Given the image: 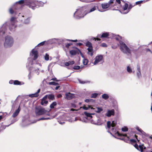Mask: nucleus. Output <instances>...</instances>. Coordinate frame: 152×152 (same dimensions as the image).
I'll use <instances>...</instances> for the list:
<instances>
[{
    "label": "nucleus",
    "mask_w": 152,
    "mask_h": 152,
    "mask_svg": "<svg viewBox=\"0 0 152 152\" xmlns=\"http://www.w3.org/2000/svg\"><path fill=\"white\" fill-rule=\"evenodd\" d=\"M17 3L20 4H24L30 8L34 9L35 7L39 6V2L36 0H20Z\"/></svg>",
    "instance_id": "obj_1"
},
{
    "label": "nucleus",
    "mask_w": 152,
    "mask_h": 152,
    "mask_svg": "<svg viewBox=\"0 0 152 152\" xmlns=\"http://www.w3.org/2000/svg\"><path fill=\"white\" fill-rule=\"evenodd\" d=\"M119 43L120 50L123 53L126 54L127 53L129 54H131V50L124 42L122 41H120Z\"/></svg>",
    "instance_id": "obj_2"
},
{
    "label": "nucleus",
    "mask_w": 152,
    "mask_h": 152,
    "mask_svg": "<svg viewBox=\"0 0 152 152\" xmlns=\"http://www.w3.org/2000/svg\"><path fill=\"white\" fill-rule=\"evenodd\" d=\"M136 5L135 4L132 5V4H129V6L127 3H125L124 5L122 7V13L124 14H126L128 13L131 9Z\"/></svg>",
    "instance_id": "obj_3"
},
{
    "label": "nucleus",
    "mask_w": 152,
    "mask_h": 152,
    "mask_svg": "<svg viewBox=\"0 0 152 152\" xmlns=\"http://www.w3.org/2000/svg\"><path fill=\"white\" fill-rule=\"evenodd\" d=\"M13 43V39L9 36H7L5 38V42L4 46L6 48L11 47Z\"/></svg>",
    "instance_id": "obj_4"
},
{
    "label": "nucleus",
    "mask_w": 152,
    "mask_h": 152,
    "mask_svg": "<svg viewBox=\"0 0 152 152\" xmlns=\"http://www.w3.org/2000/svg\"><path fill=\"white\" fill-rule=\"evenodd\" d=\"M35 113L36 115H42L46 113V111L40 107H36L35 108Z\"/></svg>",
    "instance_id": "obj_5"
},
{
    "label": "nucleus",
    "mask_w": 152,
    "mask_h": 152,
    "mask_svg": "<svg viewBox=\"0 0 152 152\" xmlns=\"http://www.w3.org/2000/svg\"><path fill=\"white\" fill-rule=\"evenodd\" d=\"M115 1V0H110L108 3H102L101 4V7L103 9H106L110 7H114L115 5V3L113 4Z\"/></svg>",
    "instance_id": "obj_6"
},
{
    "label": "nucleus",
    "mask_w": 152,
    "mask_h": 152,
    "mask_svg": "<svg viewBox=\"0 0 152 152\" xmlns=\"http://www.w3.org/2000/svg\"><path fill=\"white\" fill-rule=\"evenodd\" d=\"M118 136H124L125 137L122 138H120L119 139L124 141L125 142L130 143V140L129 137H128L126 134H123L122 133H120L118 132L117 131L115 133Z\"/></svg>",
    "instance_id": "obj_7"
},
{
    "label": "nucleus",
    "mask_w": 152,
    "mask_h": 152,
    "mask_svg": "<svg viewBox=\"0 0 152 152\" xmlns=\"http://www.w3.org/2000/svg\"><path fill=\"white\" fill-rule=\"evenodd\" d=\"M73 48L74 49L69 51V53L72 56L78 55L79 54L81 55H83L80 50L78 48L76 47H73Z\"/></svg>",
    "instance_id": "obj_8"
},
{
    "label": "nucleus",
    "mask_w": 152,
    "mask_h": 152,
    "mask_svg": "<svg viewBox=\"0 0 152 152\" xmlns=\"http://www.w3.org/2000/svg\"><path fill=\"white\" fill-rule=\"evenodd\" d=\"M86 13L85 11L83 12V10L82 9H78L75 12V14L77 15L78 16L80 17H83L85 15Z\"/></svg>",
    "instance_id": "obj_9"
},
{
    "label": "nucleus",
    "mask_w": 152,
    "mask_h": 152,
    "mask_svg": "<svg viewBox=\"0 0 152 152\" xmlns=\"http://www.w3.org/2000/svg\"><path fill=\"white\" fill-rule=\"evenodd\" d=\"M115 115V110L114 109L111 110H108L105 115L108 117H110L111 116H114Z\"/></svg>",
    "instance_id": "obj_10"
},
{
    "label": "nucleus",
    "mask_w": 152,
    "mask_h": 152,
    "mask_svg": "<svg viewBox=\"0 0 152 152\" xmlns=\"http://www.w3.org/2000/svg\"><path fill=\"white\" fill-rule=\"evenodd\" d=\"M103 56L102 55L96 56L95 58V60L94 63V64L96 65L99 62L102 61L103 59Z\"/></svg>",
    "instance_id": "obj_11"
},
{
    "label": "nucleus",
    "mask_w": 152,
    "mask_h": 152,
    "mask_svg": "<svg viewBox=\"0 0 152 152\" xmlns=\"http://www.w3.org/2000/svg\"><path fill=\"white\" fill-rule=\"evenodd\" d=\"M66 98L68 100H71L75 97V94L70 92L66 93L65 94Z\"/></svg>",
    "instance_id": "obj_12"
},
{
    "label": "nucleus",
    "mask_w": 152,
    "mask_h": 152,
    "mask_svg": "<svg viewBox=\"0 0 152 152\" xmlns=\"http://www.w3.org/2000/svg\"><path fill=\"white\" fill-rule=\"evenodd\" d=\"M32 53L34 56L33 59L34 60H36L38 58V53L37 50H35L34 49L32 50Z\"/></svg>",
    "instance_id": "obj_13"
},
{
    "label": "nucleus",
    "mask_w": 152,
    "mask_h": 152,
    "mask_svg": "<svg viewBox=\"0 0 152 152\" xmlns=\"http://www.w3.org/2000/svg\"><path fill=\"white\" fill-rule=\"evenodd\" d=\"M109 36V33L106 32L103 33L101 35L100 34H98L97 37H99L101 38H107Z\"/></svg>",
    "instance_id": "obj_14"
},
{
    "label": "nucleus",
    "mask_w": 152,
    "mask_h": 152,
    "mask_svg": "<svg viewBox=\"0 0 152 152\" xmlns=\"http://www.w3.org/2000/svg\"><path fill=\"white\" fill-rule=\"evenodd\" d=\"M46 99H47V96H45L42 99L41 102V105H43L44 104H48V101L46 100Z\"/></svg>",
    "instance_id": "obj_15"
},
{
    "label": "nucleus",
    "mask_w": 152,
    "mask_h": 152,
    "mask_svg": "<svg viewBox=\"0 0 152 152\" xmlns=\"http://www.w3.org/2000/svg\"><path fill=\"white\" fill-rule=\"evenodd\" d=\"M20 106H19L18 108L16 110V111L13 113L12 116L13 117L15 118L16 117L20 111Z\"/></svg>",
    "instance_id": "obj_16"
},
{
    "label": "nucleus",
    "mask_w": 152,
    "mask_h": 152,
    "mask_svg": "<svg viewBox=\"0 0 152 152\" xmlns=\"http://www.w3.org/2000/svg\"><path fill=\"white\" fill-rule=\"evenodd\" d=\"M88 52H87V54L89 56H93L94 53V51L93 50V48H88L87 49Z\"/></svg>",
    "instance_id": "obj_17"
},
{
    "label": "nucleus",
    "mask_w": 152,
    "mask_h": 152,
    "mask_svg": "<svg viewBox=\"0 0 152 152\" xmlns=\"http://www.w3.org/2000/svg\"><path fill=\"white\" fill-rule=\"evenodd\" d=\"M96 9V7L95 6H94L92 8H91L89 10L86 11V13H85V15H86L88 13H89L90 12H92L94 11Z\"/></svg>",
    "instance_id": "obj_18"
},
{
    "label": "nucleus",
    "mask_w": 152,
    "mask_h": 152,
    "mask_svg": "<svg viewBox=\"0 0 152 152\" xmlns=\"http://www.w3.org/2000/svg\"><path fill=\"white\" fill-rule=\"evenodd\" d=\"M82 108L86 110H88L89 108H91V109L92 110H94L95 109L94 108L92 107L91 106L89 105H88V107H86L84 105L83 107H80L79 109L80 110Z\"/></svg>",
    "instance_id": "obj_19"
},
{
    "label": "nucleus",
    "mask_w": 152,
    "mask_h": 152,
    "mask_svg": "<svg viewBox=\"0 0 152 152\" xmlns=\"http://www.w3.org/2000/svg\"><path fill=\"white\" fill-rule=\"evenodd\" d=\"M45 96H47V98H48L50 100H53L55 99L54 96L52 94L46 95Z\"/></svg>",
    "instance_id": "obj_20"
},
{
    "label": "nucleus",
    "mask_w": 152,
    "mask_h": 152,
    "mask_svg": "<svg viewBox=\"0 0 152 152\" xmlns=\"http://www.w3.org/2000/svg\"><path fill=\"white\" fill-rule=\"evenodd\" d=\"M86 46L88 47V48H93L92 44L89 41H87L86 43Z\"/></svg>",
    "instance_id": "obj_21"
},
{
    "label": "nucleus",
    "mask_w": 152,
    "mask_h": 152,
    "mask_svg": "<svg viewBox=\"0 0 152 152\" xmlns=\"http://www.w3.org/2000/svg\"><path fill=\"white\" fill-rule=\"evenodd\" d=\"M75 63L74 61H69L65 63V65L66 66H68L70 65H73Z\"/></svg>",
    "instance_id": "obj_22"
},
{
    "label": "nucleus",
    "mask_w": 152,
    "mask_h": 152,
    "mask_svg": "<svg viewBox=\"0 0 152 152\" xmlns=\"http://www.w3.org/2000/svg\"><path fill=\"white\" fill-rule=\"evenodd\" d=\"M84 114L87 117H89L90 118H92V116L91 115H94L93 113H87L86 112H84Z\"/></svg>",
    "instance_id": "obj_23"
},
{
    "label": "nucleus",
    "mask_w": 152,
    "mask_h": 152,
    "mask_svg": "<svg viewBox=\"0 0 152 152\" xmlns=\"http://www.w3.org/2000/svg\"><path fill=\"white\" fill-rule=\"evenodd\" d=\"M102 97L103 99H104L105 100H106L109 98V96L108 94H104L102 95Z\"/></svg>",
    "instance_id": "obj_24"
},
{
    "label": "nucleus",
    "mask_w": 152,
    "mask_h": 152,
    "mask_svg": "<svg viewBox=\"0 0 152 152\" xmlns=\"http://www.w3.org/2000/svg\"><path fill=\"white\" fill-rule=\"evenodd\" d=\"M103 110V109L102 107H97L96 108V110L95 111L97 113H100Z\"/></svg>",
    "instance_id": "obj_25"
},
{
    "label": "nucleus",
    "mask_w": 152,
    "mask_h": 152,
    "mask_svg": "<svg viewBox=\"0 0 152 152\" xmlns=\"http://www.w3.org/2000/svg\"><path fill=\"white\" fill-rule=\"evenodd\" d=\"M57 105V103L56 102H53L50 105V107L51 109L54 108V106Z\"/></svg>",
    "instance_id": "obj_26"
},
{
    "label": "nucleus",
    "mask_w": 152,
    "mask_h": 152,
    "mask_svg": "<svg viewBox=\"0 0 152 152\" xmlns=\"http://www.w3.org/2000/svg\"><path fill=\"white\" fill-rule=\"evenodd\" d=\"M143 146H144L143 144H142V145H140L139 146V148L140 151V150L141 152H143Z\"/></svg>",
    "instance_id": "obj_27"
},
{
    "label": "nucleus",
    "mask_w": 152,
    "mask_h": 152,
    "mask_svg": "<svg viewBox=\"0 0 152 152\" xmlns=\"http://www.w3.org/2000/svg\"><path fill=\"white\" fill-rule=\"evenodd\" d=\"M14 85H21V82L18 80H15L13 82Z\"/></svg>",
    "instance_id": "obj_28"
},
{
    "label": "nucleus",
    "mask_w": 152,
    "mask_h": 152,
    "mask_svg": "<svg viewBox=\"0 0 152 152\" xmlns=\"http://www.w3.org/2000/svg\"><path fill=\"white\" fill-rule=\"evenodd\" d=\"M48 84L50 85H53L54 86H57L58 85V83H56L54 82H49Z\"/></svg>",
    "instance_id": "obj_29"
},
{
    "label": "nucleus",
    "mask_w": 152,
    "mask_h": 152,
    "mask_svg": "<svg viewBox=\"0 0 152 152\" xmlns=\"http://www.w3.org/2000/svg\"><path fill=\"white\" fill-rule=\"evenodd\" d=\"M98 95V94L97 93H93L91 94V97L92 98H96L97 96Z\"/></svg>",
    "instance_id": "obj_30"
},
{
    "label": "nucleus",
    "mask_w": 152,
    "mask_h": 152,
    "mask_svg": "<svg viewBox=\"0 0 152 152\" xmlns=\"http://www.w3.org/2000/svg\"><path fill=\"white\" fill-rule=\"evenodd\" d=\"M29 96L31 97L32 98L34 97H37L38 96V95L35 93V94H29Z\"/></svg>",
    "instance_id": "obj_31"
},
{
    "label": "nucleus",
    "mask_w": 152,
    "mask_h": 152,
    "mask_svg": "<svg viewBox=\"0 0 152 152\" xmlns=\"http://www.w3.org/2000/svg\"><path fill=\"white\" fill-rule=\"evenodd\" d=\"M121 130L124 132H127L128 131V129L127 127L124 126V127L122 128Z\"/></svg>",
    "instance_id": "obj_32"
},
{
    "label": "nucleus",
    "mask_w": 152,
    "mask_h": 152,
    "mask_svg": "<svg viewBox=\"0 0 152 152\" xmlns=\"http://www.w3.org/2000/svg\"><path fill=\"white\" fill-rule=\"evenodd\" d=\"M95 100L93 99H86L85 101L86 102H94Z\"/></svg>",
    "instance_id": "obj_33"
},
{
    "label": "nucleus",
    "mask_w": 152,
    "mask_h": 152,
    "mask_svg": "<svg viewBox=\"0 0 152 152\" xmlns=\"http://www.w3.org/2000/svg\"><path fill=\"white\" fill-rule=\"evenodd\" d=\"M88 62V60L87 59H85L83 60V63L84 65H86Z\"/></svg>",
    "instance_id": "obj_34"
},
{
    "label": "nucleus",
    "mask_w": 152,
    "mask_h": 152,
    "mask_svg": "<svg viewBox=\"0 0 152 152\" xmlns=\"http://www.w3.org/2000/svg\"><path fill=\"white\" fill-rule=\"evenodd\" d=\"M107 126L108 128L110 129L111 126V124L110 121H108L107 123Z\"/></svg>",
    "instance_id": "obj_35"
},
{
    "label": "nucleus",
    "mask_w": 152,
    "mask_h": 152,
    "mask_svg": "<svg viewBox=\"0 0 152 152\" xmlns=\"http://www.w3.org/2000/svg\"><path fill=\"white\" fill-rule=\"evenodd\" d=\"M137 142L136 140L133 139L130 140V143H131V144L133 145V143H135Z\"/></svg>",
    "instance_id": "obj_36"
},
{
    "label": "nucleus",
    "mask_w": 152,
    "mask_h": 152,
    "mask_svg": "<svg viewBox=\"0 0 152 152\" xmlns=\"http://www.w3.org/2000/svg\"><path fill=\"white\" fill-rule=\"evenodd\" d=\"M45 59L46 61H48L49 60V55L47 53L45 54Z\"/></svg>",
    "instance_id": "obj_37"
},
{
    "label": "nucleus",
    "mask_w": 152,
    "mask_h": 152,
    "mask_svg": "<svg viewBox=\"0 0 152 152\" xmlns=\"http://www.w3.org/2000/svg\"><path fill=\"white\" fill-rule=\"evenodd\" d=\"M121 0H116L115 1V2L113 4H115V6H116L117 5L116 3H117L118 4H121Z\"/></svg>",
    "instance_id": "obj_38"
},
{
    "label": "nucleus",
    "mask_w": 152,
    "mask_h": 152,
    "mask_svg": "<svg viewBox=\"0 0 152 152\" xmlns=\"http://www.w3.org/2000/svg\"><path fill=\"white\" fill-rule=\"evenodd\" d=\"M72 43H66L65 44V47L67 48H69V47L72 45Z\"/></svg>",
    "instance_id": "obj_39"
},
{
    "label": "nucleus",
    "mask_w": 152,
    "mask_h": 152,
    "mask_svg": "<svg viewBox=\"0 0 152 152\" xmlns=\"http://www.w3.org/2000/svg\"><path fill=\"white\" fill-rule=\"evenodd\" d=\"M80 68V66H74L73 69L75 70H79Z\"/></svg>",
    "instance_id": "obj_40"
},
{
    "label": "nucleus",
    "mask_w": 152,
    "mask_h": 152,
    "mask_svg": "<svg viewBox=\"0 0 152 152\" xmlns=\"http://www.w3.org/2000/svg\"><path fill=\"white\" fill-rule=\"evenodd\" d=\"M143 2H145V1H137L135 3V5H137V4H139L141 3H142Z\"/></svg>",
    "instance_id": "obj_41"
},
{
    "label": "nucleus",
    "mask_w": 152,
    "mask_h": 152,
    "mask_svg": "<svg viewBox=\"0 0 152 152\" xmlns=\"http://www.w3.org/2000/svg\"><path fill=\"white\" fill-rule=\"evenodd\" d=\"M100 46L103 47H107V45L104 43H102L100 45Z\"/></svg>",
    "instance_id": "obj_42"
},
{
    "label": "nucleus",
    "mask_w": 152,
    "mask_h": 152,
    "mask_svg": "<svg viewBox=\"0 0 152 152\" xmlns=\"http://www.w3.org/2000/svg\"><path fill=\"white\" fill-rule=\"evenodd\" d=\"M133 145L136 149L139 151H140V149L139 148V146L137 143H136L134 145Z\"/></svg>",
    "instance_id": "obj_43"
},
{
    "label": "nucleus",
    "mask_w": 152,
    "mask_h": 152,
    "mask_svg": "<svg viewBox=\"0 0 152 152\" xmlns=\"http://www.w3.org/2000/svg\"><path fill=\"white\" fill-rule=\"evenodd\" d=\"M127 71L129 73H131L132 72V70L129 66H128L127 67Z\"/></svg>",
    "instance_id": "obj_44"
},
{
    "label": "nucleus",
    "mask_w": 152,
    "mask_h": 152,
    "mask_svg": "<svg viewBox=\"0 0 152 152\" xmlns=\"http://www.w3.org/2000/svg\"><path fill=\"white\" fill-rule=\"evenodd\" d=\"M45 41L39 43V44L37 46H41L45 44Z\"/></svg>",
    "instance_id": "obj_45"
},
{
    "label": "nucleus",
    "mask_w": 152,
    "mask_h": 152,
    "mask_svg": "<svg viewBox=\"0 0 152 152\" xmlns=\"http://www.w3.org/2000/svg\"><path fill=\"white\" fill-rule=\"evenodd\" d=\"M9 12L11 14H13L14 13V11L12 8H10L9 10Z\"/></svg>",
    "instance_id": "obj_46"
},
{
    "label": "nucleus",
    "mask_w": 152,
    "mask_h": 152,
    "mask_svg": "<svg viewBox=\"0 0 152 152\" xmlns=\"http://www.w3.org/2000/svg\"><path fill=\"white\" fill-rule=\"evenodd\" d=\"M115 125H116V123H115V122L114 121H113L112 122V123L111 124L112 127H114L115 126Z\"/></svg>",
    "instance_id": "obj_47"
},
{
    "label": "nucleus",
    "mask_w": 152,
    "mask_h": 152,
    "mask_svg": "<svg viewBox=\"0 0 152 152\" xmlns=\"http://www.w3.org/2000/svg\"><path fill=\"white\" fill-rule=\"evenodd\" d=\"M115 39L116 40L119 41L120 39H121V37L118 36V37H115Z\"/></svg>",
    "instance_id": "obj_48"
},
{
    "label": "nucleus",
    "mask_w": 152,
    "mask_h": 152,
    "mask_svg": "<svg viewBox=\"0 0 152 152\" xmlns=\"http://www.w3.org/2000/svg\"><path fill=\"white\" fill-rule=\"evenodd\" d=\"M67 41H72L74 42H76L77 41V39L75 40H70L68 39Z\"/></svg>",
    "instance_id": "obj_49"
},
{
    "label": "nucleus",
    "mask_w": 152,
    "mask_h": 152,
    "mask_svg": "<svg viewBox=\"0 0 152 152\" xmlns=\"http://www.w3.org/2000/svg\"><path fill=\"white\" fill-rule=\"evenodd\" d=\"M15 18L14 17H12L11 19H10V21L12 22H14L15 20Z\"/></svg>",
    "instance_id": "obj_50"
},
{
    "label": "nucleus",
    "mask_w": 152,
    "mask_h": 152,
    "mask_svg": "<svg viewBox=\"0 0 152 152\" xmlns=\"http://www.w3.org/2000/svg\"><path fill=\"white\" fill-rule=\"evenodd\" d=\"M71 107H72L75 108L76 107V105L74 103H71Z\"/></svg>",
    "instance_id": "obj_51"
},
{
    "label": "nucleus",
    "mask_w": 152,
    "mask_h": 152,
    "mask_svg": "<svg viewBox=\"0 0 152 152\" xmlns=\"http://www.w3.org/2000/svg\"><path fill=\"white\" fill-rule=\"evenodd\" d=\"M137 131L140 132L142 133V132H143V131L141 129H139V127H137Z\"/></svg>",
    "instance_id": "obj_52"
},
{
    "label": "nucleus",
    "mask_w": 152,
    "mask_h": 152,
    "mask_svg": "<svg viewBox=\"0 0 152 152\" xmlns=\"http://www.w3.org/2000/svg\"><path fill=\"white\" fill-rule=\"evenodd\" d=\"M137 75L138 77H139L140 76H141V72L140 71V74L139 72L138 71V72H137Z\"/></svg>",
    "instance_id": "obj_53"
},
{
    "label": "nucleus",
    "mask_w": 152,
    "mask_h": 152,
    "mask_svg": "<svg viewBox=\"0 0 152 152\" xmlns=\"http://www.w3.org/2000/svg\"><path fill=\"white\" fill-rule=\"evenodd\" d=\"M80 110L79 109H78L77 110V109H73V108H72V109H71L70 110L71 111H77L78 110Z\"/></svg>",
    "instance_id": "obj_54"
},
{
    "label": "nucleus",
    "mask_w": 152,
    "mask_h": 152,
    "mask_svg": "<svg viewBox=\"0 0 152 152\" xmlns=\"http://www.w3.org/2000/svg\"><path fill=\"white\" fill-rule=\"evenodd\" d=\"M49 119V118H40L39 119V120H45V119Z\"/></svg>",
    "instance_id": "obj_55"
},
{
    "label": "nucleus",
    "mask_w": 152,
    "mask_h": 152,
    "mask_svg": "<svg viewBox=\"0 0 152 152\" xmlns=\"http://www.w3.org/2000/svg\"><path fill=\"white\" fill-rule=\"evenodd\" d=\"M82 45H83V44L82 43H77L76 44V45L77 46L78 45L79 46H80Z\"/></svg>",
    "instance_id": "obj_56"
},
{
    "label": "nucleus",
    "mask_w": 152,
    "mask_h": 152,
    "mask_svg": "<svg viewBox=\"0 0 152 152\" xmlns=\"http://www.w3.org/2000/svg\"><path fill=\"white\" fill-rule=\"evenodd\" d=\"M40 89H39L38 90L37 92L36 93L37 94V95H38V96H39V94L38 93L40 92Z\"/></svg>",
    "instance_id": "obj_57"
},
{
    "label": "nucleus",
    "mask_w": 152,
    "mask_h": 152,
    "mask_svg": "<svg viewBox=\"0 0 152 152\" xmlns=\"http://www.w3.org/2000/svg\"><path fill=\"white\" fill-rule=\"evenodd\" d=\"M99 38V37H97L96 38H95V40H97V41H100V40L101 39L100 38Z\"/></svg>",
    "instance_id": "obj_58"
},
{
    "label": "nucleus",
    "mask_w": 152,
    "mask_h": 152,
    "mask_svg": "<svg viewBox=\"0 0 152 152\" xmlns=\"http://www.w3.org/2000/svg\"><path fill=\"white\" fill-rule=\"evenodd\" d=\"M137 70L139 72V73H140V66H138L137 67Z\"/></svg>",
    "instance_id": "obj_59"
},
{
    "label": "nucleus",
    "mask_w": 152,
    "mask_h": 152,
    "mask_svg": "<svg viewBox=\"0 0 152 152\" xmlns=\"http://www.w3.org/2000/svg\"><path fill=\"white\" fill-rule=\"evenodd\" d=\"M112 48L113 49H116V48H117V46H112Z\"/></svg>",
    "instance_id": "obj_60"
},
{
    "label": "nucleus",
    "mask_w": 152,
    "mask_h": 152,
    "mask_svg": "<svg viewBox=\"0 0 152 152\" xmlns=\"http://www.w3.org/2000/svg\"><path fill=\"white\" fill-rule=\"evenodd\" d=\"M80 83L82 84H84L86 83V82L83 81H80Z\"/></svg>",
    "instance_id": "obj_61"
},
{
    "label": "nucleus",
    "mask_w": 152,
    "mask_h": 152,
    "mask_svg": "<svg viewBox=\"0 0 152 152\" xmlns=\"http://www.w3.org/2000/svg\"><path fill=\"white\" fill-rule=\"evenodd\" d=\"M59 87H60V86H56L55 88V89L56 90L58 89L59 88Z\"/></svg>",
    "instance_id": "obj_62"
},
{
    "label": "nucleus",
    "mask_w": 152,
    "mask_h": 152,
    "mask_svg": "<svg viewBox=\"0 0 152 152\" xmlns=\"http://www.w3.org/2000/svg\"><path fill=\"white\" fill-rule=\"evenodd\" d=\"M51 80H55V81H57V80H56V78H52L51 79Z\"/></svg>",
    "instance_id": "obj_63"
},
{
    "label": "nucleus",
    "mask_w": 152,
    "mask_h": 152,
    "mask_svg": "<svg viewBox=\"0 0 152 152\" xmlns=\"http://www.w3.org/2000/svg\"><path fill=\"white\" fill-rule=\"evenodd\" d=\"M61 96L62 95L61 94H59L58 95V98L61 97Z\"/></svg>",
    "instance_id": "obj_64"
}]
</instances>
